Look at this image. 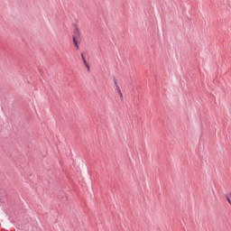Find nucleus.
Returning <instances> with one entry per match:
<instances>
[{
	"instance_id": "nucleus-1",
	"label": "nucleus",
	"mask_w": 231,
	"mask_h": 231,
	"mask_svg": "<svg viewBox=\"0 0 231 231\" xmlns=\"http://www.w3.org/2000/svg\"><path fill=\"white\" fill-rule=\"evenodd\" d=\"M115 84L117 88V90H118V93H119L120 97H122V90H120V87H118V83L116 82V80H115Z\"/></svg>"
},
{
	"instance_id": "nucleus-4",
	"label": "nucleus",
	"mask_w": 231,
	"mask_h": 231,
	"mask_svg": "<svg viewBox=\"0 0 231 231\" xmlns=\"http://www.w3.org/2000/svg\"><path fill=\"white\" fill-rule=\"evenodd\" d=\"M228 203H231L230 199H228Z\"/></svg>"
},
{
	"instance_id": "nucleus-2",
	"label": "nucleus",
	"mask_w": 231,
	"mask_h": 231,
	"mask_svg": "<svg viewBox=\"0 0 231 231\" xmlns=\"http://www.w3.org/2000/svg\"><path fill=\"white\" fill-rule=\"evenodd\" d=\"M73 43H74L75 47L77 48V50H79V42L77 41L76 38H73Z\"/></svg>"
},
{
	"instance_id": "nucleus-3",
	"label": "nucleus",
	"mask_w": 231,
	"mask_h": 231,
	"mask_svg": "<svg viewBox=\"0 0 231 231\" xmlns=\"http://www.w3.org/2000/svg\"><path fill=\"white\" fill-rule=\"evenodd\" d=\"M84 64H88V61H86V58H84V55H81Z\"/></svg>"
}]
</instances>
